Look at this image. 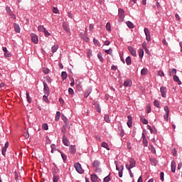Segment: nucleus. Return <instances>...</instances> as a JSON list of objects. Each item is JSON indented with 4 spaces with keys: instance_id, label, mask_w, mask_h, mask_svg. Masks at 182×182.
I'll return each mask as SVG.
<instances>
[{
    "instance_id": "1",
    "label": "nucleus",
    "mask_w": 182,
    "mask_h": 182,
    "mask_svg": "<svg viewBox=\"0 0 182 182\" xmlns=\"http://www.w3.org/2000/svg\"><path fill=\"white\" fill-rule=\"evenodd\" d=\"M136 161L134 159H129V165L128 164H125V167L127 169L133 168L136 166Z\"/></svg>"
},
{
    "instance_id": "2",
    "label": "nucleus",
    "mask_w": 182,
    "mask_h": 182,
    "mask_svg": "<svg viewBox=\"0 0 182 182\" xmlns=\"http://www.w3.org/2000/svg\"><path fill=\"white\" fill-rule=\"evenodd\" d=\"M74 167L75 168V171L77 173H79V174H83L84 173V170L82 168V165L80 163H76L74 164Z\"/></svg>"
},
{
    "instance_id": "3",
    "label": "nucleus",
    "mask_w": 182,
    "mask_h": 182,
    "mask_svg": "<svg viewBox=\"0 0 182 182\" xmlns=\"http://www.w3.org/2000/svg\"><path fill=\"white\" fill-rule=\"evenodd\" d=\"M118 17H119V21L123 22L124 19V11L122 9H118Z\"/></svg>"
},
{
    "instance_id": "4",
    "label": "nucleus",
    "mask_w": 182,
    "mask_h": 182,
    "mask_svg": "<svg viewBox=\"0 0 182 182\" xmlns=\"http://www.w3.org/2000/svg\"><path fill=\"white\" fill-rule=\"evenodd\" d=\"M43 93L44 95H46L47 96H49L50 95V90H49V87L47 85V83L46 82H43Z\"/></svg>"
},
{
    "instance_id": "5",
    "label": "nucleus",
    "mask_w": 182,
    "mask_h": 182,
    "mask_svg": "<svg viewBox=\"0 0 182 182\" xmlns=\"http://www.w3.org/2000/svg\"><path fill=\"white\" fill-rule=\"evenodd\" d=\"M31 41L34 43L35 44H38L39 42L38 36L36 34L32 33L31 34Z\"/></svg>"
},
{
    "instance_id": "6",
    "label": "nucleus",
    "mask_w": 182,
    "mask_h": 182,
    "mask_svg": "<svg viewBox=\"0 0 182 182\" xmlns=\"http://www.w3.org/2000/svg\"><path fill=\"white\" fill-rule=\"evenodd\" d=\"M144 33L146 36V40L148 42H150L151 41V36H150V31H149L148 28H144Z\"/></svg>"
},
{
    "instance_id": "7",
    "label": "nucleus",
    "mask_w": 182,
    "mask_h": 182,
    "mask_svg": "<svg viewBox=\"0 0 182 182\" xmlns=\"http://www.w3.org/2000/svg\"><path fill=\"white\" fill-rule=\"evenodd\" d=\"M160 91H161L162 97L166 98V95H167V87L161 86L160 87Z\"/></svg>"
},
{
    "instance_id": "8",
    "label": "nucleus",
    "mask_w": 182,
    "mask_h": 182,
    "mask_svg": "<svg viewBox=\"0 0 182 182\" xmlns=\"http://www.w3.org/2000/svg\"><path fill=\"white\" fill-rule=\"evenodd\" d=\"M123 86L125 87H131L132 86V80L130 79L126 80L123 83Z\"/></svg>"
},
{
    "instance_id": "9",
    "label": "nucleus",
    "mask_w": 182,
    "mask_h": 182,
    "mask_svg": "<svg viewBox=\"0 0 182 182\" xmlns=\"http://www.w3.org/2000/svg\"><path fill=\"white\" fill-rule=\"evenodd\" d=\"M127 49H128L129 52L130 53V54L132 55H133L134 57H136L137 55L136 51L135 50V49L134 48L128 46Z\"/></svg>"
},
{
    "instance_id": "10",
    "label": "nucleus",
    "mask_w": 182,
    "mask_h": 182,
    "mask_svg": "<svg viewBox=\"0 0 182 182\" xmlns=\"http://www.w3.org/2000/svg\"><path fill=\"white\" fill-rule=\"evenodd\" d=\"M127 119H128V121L127 122V125L129 128H132V124H133L132 117L131 115H128Z\"/></svg>"
},
{
    "instance_id": "11",
    "label": "nucleus",
    "mask_w": 182,
    "mask_h": 182,
    "mask_svg": "<svg viewBox=\"0 0 182 182\" xmlns=\"http://www.w3.org/2000/svg\"><path fill=\"white\" fill-rule=\"evenodd\" d=\"M63 144L65 146H70V141L68 140V139L66 137V135L64 134L63 136Z\"/></svg>"
},
{
    "instance_id": "12",
    "label": "nucleus",
    "mask_w": 182,
    "mask_h": 182,
    "mask_svg": "<svg viewBox=\"0 0 182 182\" xmlns=\"http://www.w3.org/2000/svg\"><path fill=\"white\" fill-rule=\"evenodd\" d=\"M176 163L175 161H172V162H171V171H172V173H176Z\"/></svg>"
},
{
    "instance_id": "13",
    "label": "nucleus",
    "mask_w": 182,
    "mask_h": 182,
    "mask_svg": "<svg viewBox=\"0 0 182 182\" xmlns=\"http://www.w3.org/2000/svg\"><path fill=\"white\" fill-rule=\"evenodd\" d=\"M176 73L177 70L176 68L169 69L168 71V75H169V77H172L173 75H176Z\"/></svg>"
},
{
    "instance_id": "14",
    "label": "nucleus",
    "mask_w": 182,
    "mask_h": 182,
    "mask_svg": "<svg viewBox=\"0 0 182 182\" xmlns=\"http://www.w3.org/2000/svg\"><path fill=\"white\" fill-rule=\"evenodd\" d=\"M173 80L174 82H177L178 85H182V82L180 80L179 77L176 75H173Z\"/></svg>"
},
{
    "instance_id": "15",
    "label": "nucleus",
    "mask_w": 182,
    "mask_h": 182,
    "mask_svg": "<svg viewBox=\"0 0 182 182\" xmlns=\"http://www.w3.org/2000/svg\"><path fill=\"white\" fill-rule=\"evenodd\" d=\"M92 93V87H88V89L85 91V94H84V97L87 98Z\"/></svg>"
},
{
    "instance_id": "16",
    "label": "nucleus",
    "mask_w": 182,
    "mask_h": 182,
    "mask_svg": "<svg viewBox=\"0 0 182 182\" xmlns=\"http://www.w3.org/2000/svg\"><path fill=\"white\" fill-rule=\"evenodd\" d=\"M69 150H70V153L71 154H75L76 153L75 146V145H70Z\"/></svg>"
},
{
    "instance_id": "17",
    "label": "nucleus",
    "mask_w": 182,
    "mask_h": 182,
    "mask_svg": "<svg viewBox=\"0 0 182 182\" xmlns=\"http://www.w3.org/2000/svg\"><path fill=\"white\" fill-rule=\"evenodd\" d=\"M14 31L17 33H21V28H20V26L19 24L14 23Z\"/></svg>"
},
{
    "instance_id": "18",
    "label": "nucleus",
    "mask_w": 182,
    "mask_h": 182,
    "mask_svg": "<svg viewBox=\"0 0 182 182\" xmlns=\"http://www.w3.org/2000/svg\"><path fill=\"white\" fill-rule=\"evenodd\" d=\"M127 26L130 28V29H134V25L132 22L128 21L126 22Z\"/></svg>"
},
{
    "instance_id": "19",
    "label": "nucleus",
    "mask_w": 182,
    "mask_h": 182,
    "mask_svg": "<svg viewBox=\"0 0 182 182\" xmlns=\"http://www.w3.org/2000/svg\"><path fill=\"white\" fill-rule=\"evenodd\" d=\"M26 100H27V102L28 103H31L32 102V98L30 97V94L28 92V91H26Z\"/></svg>"
},
{
    "instance_id": "20",
    "label": "nucleus",
    "mask_w": 182,
    "mask_h": 182,
    "mask_svg": "<svg viewBox=\"0 0 182 182\" xmlns=\"http://www.w3.org/2000/svg\"><path fill=\"white\" fill-rule=\"evenodd\" d=\"M124 170V165H121V170L118 172V176H119V178H122L123 177V171Z\"/></svg>"
},
{
    "instance_id": "21",
    "label": "nucleus",
    "mask_w": 182,
    "mask_h": 182,
    "mask_svg": "<svg viewBox=\"0 0 182 182\" xmlns=\"http://www.w3.org/2000/svg\"><path fill=\"white\" fill-rule=\"evenodd\" d=\"M63 29L67 31V33H70V28L68 26L67 23L65 22H64L63 23Z\"/></svg>"
},
{
    "instance_id": "22",
    "label": "nucleus",
    "mask_w": 182,
    "mask_h": 182,
    "mask_svg": "<svg viewBox=\"0 0 182 182\" xmlns=\"http://www.w3.org/2000/svg\"><path fill=\"white\" fill-rule=\"evenodd\" d=\"M125 62H126V64L127 65V66H130V65L132 64L131 57L130 56L127 57L125 59Z\"/></svg>"
},
{
    "instance_id": "23",
    "label": "nucleus",
    "mask_w": 182,
    "mask_h": 182,
    "mask_svg": "<svg viewBox=\"0 0 182 182\" xmlns=\"http://www.w3.org/2000/svg\"><path fill=\"white\" fill-rule=\"evenodd\" d=\"M58 151L60 153L61 156H62V159H63V161L65 163L66 161H67V159H68L66 154H64L63 152H62L60 150H58Z\"/></svg>"
},
{
    "instance_id": "24",
    "label": "nucleus",
    "mask_w": 182,
    "mask_h": 182,
    "mask_svg": "<svg viewBox=\"0 0 182 182\" xmlns=\"http://www.w3.org/2000/svg\"><path fill=\"white\" fill-rule=\"evenodd\" d=\"M98 177L96 174H91V181L92 182H97Z\"/></svg>"
},
{
    "instance_id": "25",
    "label": "nucleus",
    "mask_w": 182,
    "mask_h": 182,
    "mask_svg": "<svg viewBox=\"0 0 182 182\" xmlns=\"http://www.w3.org/2000/svg\"><path fill=\"white\" fill-rule=\"evenodd\" d=\"M150 161H151V164L152 166H156L157 165V164H158L157 160L156 159H154V158H151L150 159Z\"/></svg>"
},
{
    "instance_id": "26",
    "label": "nucleus",
    "mask_w": 182,
    "mask_h": 182,
    "mask_svg": "<svg viewBox=\"0 0 182 182\" xmlns=\"http://www.w3.org/2000/svg\"><path fill=\"white\" fill-rule=\"evenodd\" d=\"M101 146L106 149L107 150L109 151L110 149L109 148L108 146V144H107V142L105 141H102V144H101Z\"/></svg>"
},
{
    "instance_id": "27",
    "label": "nucleus",
    "mask_w": 182,
    "mask_h": 182,
    "mask_svg": "<svg viewBox=\"0 0 182 182\" xmlns=\"http://www.w3.org/2000/svg\"><path fill=\"white\" fill-rule=\"evenodd\" d=\"M46 28H45V26H43V25H39L38 26V31H39V32H43V31L46 30Z\"/></svg>"
},
{
    "instance_id": "28",
    "label": "nucleus",
    "mask_w": 182,
    "mask_h": 182,
    "mask_svg": "<svg viewBox=\"0 0 182 182\" xmlns=\"http://www.w3.org/2000/svg\"><path fill=\"white\" fill-rule=\"evenodd\" d=\"M147 129L150 131L151 134H156V131L153 130L150 125H147Z\"/></svg>"
},
{
    "instance_id": "29",
    "label": "nucleus",
    "mask_w": 182,
    "mask_h": 182,
    "mask_svg": "<svg viewBox=\"0 0 182 182\" xmlns=\"http://www.w3.org/2000/svg\"><path fill=\"white\" fill-rule=\"evenodd\" d=\"M139 58H143L144 56V50L143 49H139Z\"/></svg>"
},
{
    "instance_id": "30",
    "label": "nucleus",
    "mask_w": 182,
    "mask_h": 182,
    "mask_svg": "<svg viewBox=\"0 0 182 182\" xmlns=\"http://www.w3.org/2000/svg\"><path fill=\"white\" fill-rule=\"evenodd\" d=\"M62 120H63L65 125H69V123L68 122V118L64 114H62Z\"/></svg>"
},
{
    "instance_id": "31",
    "label": "nucleus",
    "mask_w": 182,
    "mask_h": 182,
    "mask_svg": "<svg viewBox=\"0 0 182 182\" xmlns=\"http://www.w3.org/2000/svg\"><path fill=\"white\" fill-rule=\"evenodd\" d=\"M100 165V162L97 160L94 161L92 164V166L96 168H97Z\"/></svg>"
},
{
    "instance_id": "32",
    "label": "nucleus",
    "mask_w": 182,
    "mask_h": 182,
    "mask_svg": "<svg viewBox=\"0 0 182 182\" xmlns=\"http://www.w3.org/2000/svg\"><path fill=\"white\" fill-rule=\"evenodd\" d=\"M48 96H49V95H46V94H44V95L43 96V101L45 102H46V103H49L50 101H49L48 99Z\"/></svg>"
},
{
    "instance_id": "33",
    "label": "nucleus",
    "mask_w": 182,
    "mask_h": 182,
    "mask_svg": "<svg viewBox=\"0 0 182 182\" xmlns=\"http://www.w3.org/2000/svg\"><path fill=\"white\" fill-rule=\"evenodd\" d=\"M61 76L63 80H65L68 78V74L65 71L62 72Z\"/></svg>"
},
{
    "instance_id": "34",
    "label": "nucleus",
    "mask_w": 182,
    "mask_h": 182,
    "mask_svg": "<svg viewBox=\"0 0 182 182\" xmlns=\"http://www.w3.org/2000/svg\"><path fill=\"white\" fill-rule=\"evenodd\" d=\"M58 45H55V46H53L52 47L51 51H52V53H55L58 50Z\"/></svg>"
},
{
    "instance_id": "35",
    "label": "nucleus",
    "mask_w": 182,
    "mask_h": 182,
    "mask_svg": "<svg viewBox=\"0 0 182 182\" xmlns=\"http://www.w3.org/2000/svg\"><path fill=\"white\" fill-rule=\"evenodd\" d=\"M104 119L105 120V122L110 123V118H109V116L108 114H105V117H104Z\"/></svg>"
},
{
    "instance_id": "36",
    "label": "nucleus",
    "mask_w": 182,
    "mask_h": 182,
    "mask_svg": "<svg viewBox=\"0 0 182 182\" xmlns=\"http://www.w3.org/2000/svg\"><path fill=\"white\" fill-rule=\"evenodd\" d=\"M147 72H148L147 68H143V69L141 70V75H147Z\"/></svg>"
},
{
    "instance_id": "37",
    "label": "nucleus",
    "mask_w": 182,
    "mask_h": 182,
    "mask_svg": "<svg viewBox=\"0 0 182 182\" xmlns=\"http://www.w3.org/2000/svg\"><path fill=\"white\" fill-rule=\"evenodd\" d=\"M97 58L100 60V62L103 63L104 58H102V54L101 53H99L97 54Z\"/></svg>"
},
{
    "instance_id": "38",
    "label": "nucleus",
    "mask_w": 182,
    "mask_h": 182,
    "mask_svg": "<svg viewBox=\"0 0 182 182\" xmlns=\"http://www.w3.org/2000/svg\"><path fill=\"white\" fill-rule=\"evenodd\" d=\"M149 149L151 150V153L156 154V149L153 145H149Z\"/></svg>"
},
{
    "instance_id": "39",
    "label": "nucleus",
    "mask_w": 182,
    "mask_h": 182,
    "mask_svg": "<svg viewBox=\"0 0 182 182\" xmlns=\"http://www.w3.org/2000/svg\"><path fill=\"white\" fill-rule=\"evenodd\" d=\"M60 117V112H57L56 115H55V122H58Z\"/></svg>"
},
{
    "instance_id": "40",
    "label": "nucleus",
    "mask_w": 182,
    "mask_h": 182,
    "mask_svg": "<svg viewBox=\"0 0 182 182\" xmlns=\"http://www.w3.org/2000/svg\"><path fill=\"white\" fill-rule=\"evenodd\" d=\"M154 105L155 107H156L158 108H161L160 104L158 100H154Z\"/></svg>"
},
{
    "instance_id": "41",
    "label": "nucleus",
    "mask_w": 182,
    "mask_h": 182,
    "mask_svg": "<svg viewBox=\"0 0 182 182\" xmlns=\"http://www.w3.org/2000/svg\"><path fill=\"white\" fill-rule=\"evenodd\" d=\"M106 29L107 31L110 32L111 31V25H110V23H107V25H106Z\"/></svg>"
},
{
    "instance_id": "42",
    "label": "nucleus",
    "mask_w": 182,
    "mask_h": 182,
    "mask_svg": "<svg viewBox=\"0 0 182 182\" xmlns=\"http://www.w3.org/2000/svg\"><path fill=\"white\" fill-rule=\"evenodd\" d=\"M110 181H111V178L109 177V175H108L106 177H105L103 182H109Z\"/></svg>"
},
{
    "instance_id": "43",
    "label": "nucleus",
    "mask_w": 182,
    "mask_h": 182,
    "mask_svg": "<svg viewBox=\"0 0 182 182\" xmlns=\"http://www.w3.org/2000/svg\"><path fill=\"white\" fill-rule=\"evenodd\" d=\"M42 128L43 130L47 131L48 129V126L46 123L43 124Z\"/></svg>"
},
{
    "instance_id": "44",
    "label": "nucleus",
    "mask_w": 182,
    "mask_h": 182,
    "mask_svg": "<svg viewBox=\"0 0 182 182\" xmlns=\"http://www.w3.org/2000/svg\"><path fill=\"white\" fill-rule=\"evenodd\" d=\"M158 76H159V77H164L165 76V74H164V73L162 71V70H159V71H158Z\"/></svg>"
},
{
    "instance_id": "45",
    "label": "nucleus",
    "mask_w": 182,
    "mask_h": 182,
    "mask_svg": "<svg viewBox=\"0 0 182 182\" xmlns=\"http://www.w3.org/2000/svg\"><path fill=\"white\" fill-rule=\"evenodd\" d=\"M143 144L144 147H147L148 146V141H147V139H143Z\"/></svg>"
},
{
    "instance_id": "46",
    "label": "nucleus",
    "mask_w": 182,
    "mask_h": 182,
    "mask_svg": "<svg viewBox=\"0 0 182 182\" xmlns=\"http://www.w3.org/2000/svg\"><path fill=\"white\" fill-rule=\"evenodd\" d=\"M44 33V36L46 37H49L50 36V33L46 30V28L45 29V31H43Z\"/></svg>"
},
{
    "instance_id": "47",
    "label": "nucleus",
    "mask_w": 182,
    "mask_h": 182,
    "mask_svg": "<svg viewBox=\"0 0 182 182\" xmlns=\"http://www.w3.org/2000/svg\"><path fill=\"white\" fill-rule=\"evenodd\" d=\"M160 179L162 182L164 181V172H161L160 173Z\"/></svg>"
},
{
    "instance_id": "48",
    "label": "nucleus",
    "mask_w": 182,
    "mask_h": 182,
    "mask_svg": "<svg viewBox=\"0 0 182 182\" xmlns=\"http://www.w3.org/2000/svg\"><path fill=\"white\" fill-rule=\"evenodd\" d=\"M23 136L25 137L26 139H28L30 137V134L28 132H24Z\"/></svg>"
},
{
    "instance_id": "49",
    "label": "nucleus",
    "mask_w": 182,
    "mask_h": 182,
    "mask_svg": "<svg viewBox=\"0 0 182 182\" xmlns=\"http://www.w3.org/2000/svg\"><path fill=\"white\" fill-rule=\"evenodd\" d=\"M59 176L57 175L53 176V182H58Z\"/></svg>"
},
{
    "instance_id": "50",
    "label": "nucleus",
    "mask_w": 182,
    "mask_h": 182,
    "mask_svg": "<svg viewBox=\"0 0 182 182\" xmlns=\"http://www.w3.org/2000/svg\"><path fill=\"white\" fill-rule=\"evenodd\" d=\"M9 15H10V16L11 17L12 19L16 20V15L13 13V11H11Z\"/></svg>"
},
{
    "instance_id": "51",
    "label": "nucleus",
    "mask_w": 182,
    "mask_h": 182,
    "mask_svg": "<svg viewBox=\"0 0 182 182\" xmlns=\"http://www.w3.org/2000/svg\"><path fill=\"white\" fill-rule=\"evenodd\" d=\"M95 108H96V109H97V111L98 112H101V108H100V105L96 104V105H95Z\"/></svg>"
},
{
    "instance_id": "52",
    "label": "nucleus",
    "mask_w": 182,
    "mask_h": 182,
    "mask_svg": "<svg viewBox=\"0 0 182 182\" xmlns=\"http://www.w3.org/2000/svg\"><path fill=\"white\" fill-rule=\"evenodd\" d=\"M68 93H70V95H74V90L72 87H69L68 88Z\"/></svg>"
},
{
    "instance_id": "53",
    "label": "nucleus",
    "mask_w": 182,
    "mask_h": 182,
    "mask_svg": "<svg viewBox=\"0 0 182 182\" xmlns=\"http://www.w3.org/2000/svg\"><path fill=\"white\" fill-rule=\"evenodd\" d=\"M151 109L150 105H147V106H146V112L149 114V113L151 112Z\"/></svg>"
},
{
    "instance_id": "54",
    "label": "nucleus",
    "mask_w": 182,
    "mask_h": 182,
    "mask_svg": "<svg viewBox=\"0 0 182 182\" xmlns=\"http://www.w3.org/2000/svg\"><path fill=\"white\" fill-rule=\"evenodd\" d=\"M114 164L116 165V170L120 171V167H119L118 162L117 161H114Z\"/></svg>"
},
{
    "instance_id": "55",
    "label": "nucleus",
    "mask_w": 182,
    "mask_h": 182,
    "mask_svg": "<svg viewBox=\"0 0 182 182\" xmlns=\"http://www.w3.org/2000/svg\"><path fill=\"white\" fill-rule=\"evenodd\" d=\"M87 57L90 58L92 57V50H87Z\"/></svg>"
},
{
    "instance_id": "56",
    "label": "nucleus",
    "mask_w": 182,
    "mask_h": 182,
    "mask_svg": "<svg viewBox=\"0 0 182 182\" xmlns=\"http://www.w3.org/2000/svg\"><path fill=\"white\" fill-rule=\"evenodd\" d=\"M61 132H62L63 133H64V134L65 135L66 132H67V129H66V127H65V126H63V127L61 128Z\"/></svg>"
},
{
    "instance_id": "57",
    "label": "nucleus",
    "mask_w": 182,
    "mask_h": 182,
    "mask_svg": "<svg viewBox=\"0 0 182 182\" xmlns=\"http://www.w3.org/2000/svg\"><path fill=\"white\" fill-rule=\"evenodd\" d=\"M172 154H173V156H177V151H176V148L172 149Z\"/></svg>"
},
{
    "instance_id": "58",
    "label": "nucleus",
    "mask_w": 182,
    "mask_h": 182,
    "mask_svg": "<svg viewBox=\"0 0 182 182\" xmlns=\"http://www.w3.org/2000/svg\"><path fill=\"white\" fill-rule=\"evenodd\" d=\"M4 56L5 58H10L11 57V54L9 51H7L6 53H4Z\"/></svg>"
},
{
    "instance_id": "59",
    "label": "nucleus",
    "mask_w": 182,
    "mask_h": 182,
    "mask_svg": "<svg viewBox=\"0 0 182 182\" xmlns=\"http://www.w3.org/2000/svg\"><path fill=\"white\" fill-rule=\"evenodd\" d=\"M105 53H106L107 54L112 55V48H109V50H105Z\"/></svg>"
},
{
    "instance_id": "60",
    "label": "nucleus",
    "mask_w": 182,
    "mask_h": 182,
    "mask_svg": "<svg viewBox=\"0 0 182 182\" xmlns=\"http://www.w3.org/2000/svg\"><path fill=\"white\" fill-rule=\"evenodd\" d=\"M164 110L166 112V114H169L170 113V109H169V107L168 106H166L164 107Z\"/></svg>"
},
{
    "instance_id": "61",
    "label": "nucleus",
    "mask_w": 182,
    "mask_h": 182,
    "mask_svg": "<svg viewBox=\"0 0 182 182\" xmlns=\"http://www.w3.org/2000/svg\"><path fill=\"white\" fill-rule=\"evenodd\" d=\"M95 171L96 173H102V168H100L99 166L96 167Z\"/></svg>"
},
{
    "instance_id": "62",
    "label": "nucleus",
    "mask_w": 182,
    "mask_h": 182,
    "mask_svg": "<svg viewBox=\"0 0 182 182\" xmlns=\"http://www.w3.org/2000/svg\"><path fill=\"white\" fill-rule=\"evenodd\" d=\"M168 115H169L168 113H166L164 115V119H165L166 122H168Z\"/></svg>"
},
{
    "instance_id": "63",
    "label": "nucleus",
    "mask_w": 182,
    "mask_h": 182,
    "mask_svg": "<svg viewBox=\"0 0 182 182\" xmlns=\"http://www.w3.org/2000/svg\"><path fill=\"white\" fill-rule=\"evenodd\" d=\"M6 11H7V13L9 14L12 11L11 9V8L9 6H6Z\"/></svg>"
},
{
    "instance_id": "64",
    "label": "nucleus",
    "mask_w": 182,
    "mask_h": 182,
    "mask_svg": "<svg viewBox=\"0 0 182 182\" xmlns=\"http://www.w3.org/2000/svg\"><path fill=\"white\" fill-rule=\"evenodd\" d=\"M6 149H6V148H4V147L2 149L1 153H2V154H3L4 156L6 155Z\"/></svg>"
}]
</instances>
